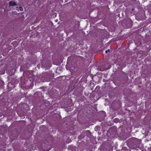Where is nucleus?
I'll return each mask as SVG.
<instances>
[{
	"mask_svg": "<svg viewBox=\"0 0 151 151\" xmlns=\"http://www.w3.org/2000/svg\"><path fill=\"white\" fill-rule=\"evenodd\" d=\"M9 5L10 6H13L16 5V3L14 1H11L9 2Z\"/></svg>",
	"mask_w": 151,
	"mask_h": 151,
	"instance_id": "obj_1",
	"label": "nucleus"
},
{
	"mask_svg": "<svg viewBox=\"0 0 151 151\" xmlns=\"http://www.w3.org/2000/svg\"><path fill=\"white\" fill-rule=\"evenodd\" d=\"M19 9L20 11H22L23 10V8L22 6L19 7Z\"/></svg>",
	"mask_w": 151,
	"mask_h": 151,
	"instance_id": "obj_2",
	"label": "nucleus"
},
{
	"mask_svg": "<svg viewBox=\"0 0 151 151\" xmlns=\"http://www.w3.org/2000/svg\"><path fill=\"white\" fill-rule=\"evenodd\" d=\"M109 51V50H106V51H105V52H106V53H107V52H108V51Z\"/></svg>",
	"mask_w": 151,
	"mask_h": 151,
	"instance_id": "obj_3",
	"label": "nucleus"
},
{
	"mask_svg": "<svg viewBox=\"0 0 151 151\" xmlns=\"http://www.w3.org/2000/svg\"><path fill=\"white\" fill-rule=\"evenodd\" d=\"M17 9H18V7H17Z\"/></svg>",
	"mask_w": 151,
	"mask_h": 151,
	"instance_id": "obj_4",
	"label": "nucleus"
}]
</instances>
